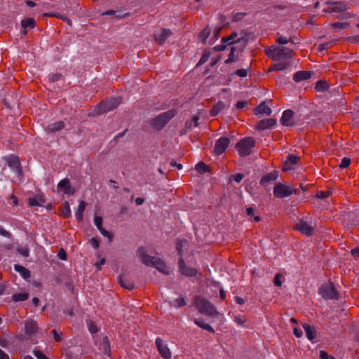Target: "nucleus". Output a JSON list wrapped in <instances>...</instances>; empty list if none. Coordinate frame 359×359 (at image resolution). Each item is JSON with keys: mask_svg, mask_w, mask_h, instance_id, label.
I'll use <instances>...</instances> for the list:
<instances>
[{"mask_svg": "<svg viewBox=\"0 0 359 359\" xmlns=\"http://www.w3.org/2000/svg\"><path fill=\"white\" fill-rule=\"evenodd\" d=\"M278 177V172L276 170H274L271 172L267 173L264 176L262 177L260 181V184L262 186H267L271 182L276 181Z\"/></svg>", "mask_w": 359, "mask_h": 359, "instance_id": "obj_17", "label": "nucleus"}, {"mask_svg": "<svg viewBox=\"0 0 359 359\" xmlns=\"http://www.w3.org/2000/svg\"><path fill=\"white\" fill-rule=\"evenodd\" d=\"M34 353L38 359H49L41 351H34Z\"/></svg>", "mask_w": 359, "mask_h": 359, "instance_id": "obj_57", "label": "nucleus"}, {"mask_svg": "<svg viewBox=\"0 0 359 359\" xmlns=\"http://www.w3.org/2000/svg\"><path fill=\"white\" fill-rule=\"evenodd\" d=\"M52 333L53 334V337L56 341H60L62 340L61 334L58 333L57 330H53Z\"/></svg>", "mask_w": 359, "mask_h": 359, "instance_id": "obj_60", "label": "nucleus"}, {"mask_svg": "<svg viewBox=\"0 0 359 359\" xmlns=\"http://www.w3.org/2000/svg\"><path fill=\"white\" fill-rule=\"evenodd\" d=\"M230 46V53H229L228 58L226 60V63H231L236 61L235 52L237 49L239 50V46L229 45Z\"/></svg>", "mask_w": 359, "mask_h": 359, "instance_id": "obj_33", "label": "nucleus"}, {"mask_svg": "<svg viewBox=\"0 0 359 359\" xmlns=\"http://www.w3.org/2000/svg\"><path fill=\"white\" fill-rule=\"evenodd\" d=\"M158 353L164 359H170L172 353L169 348L158 339Z\"/></svg>", "mask_w": 359, "mask_h": 359, "instance_id": "obj_20", "label": "nucleus"}, {"mask_svg": "<svg viewBox=\"0 0 359 359\" xmlns=\"http://www.w3.org/2000/svg\"><path fill=\"white\" fill-rule=\"evenodd\" d=\"M276 42L279 44H282V45H285L289 42H291L292 43H295V42L292 40V38L290 39H287V37H285V36H280L278 38H277L276 39Z\"/></svg>", "mask_w": 359, "mask_h": 359, "instance_id": "obj_42", "label": "nucleus"}, {"mask_svg": "<svg viewBox=\"0 0 359 359\" xmlns=\"http://www.w3.org/2000/svg\"><path fill=\"white\" fill-rule=\"evenodd\" d=\"M87 325L88 330L91 334H95L98 332V329L97 328V326L94 322L88 320L87 322Z\"/></svg>", "mask_w": 359, "mask_h": 359, "instance_id": "obj_41", "label": "nucleus"}, {"mask_svg": "<svg viewBox=\"0 0 359 359\" xmlns=\"http://www.w3.org/2000/svg\"><path fill=\"white\" fill-rule=\"evenodd\" d=\"M276 54L273 57V61H279L283 59L290 60L292 58V49L287 47H277Z\"/></svg>", "mask_w": 359, "mask_h": 359, "instance_id": "obj_10", "label": "nucleus"}, {"mask_svg": "<svg viewBox=\"0 0 359 359\" xmlns=\"http://www.w3.org/2000/svg\"><path fill=\"white\" fill-rule=\"evenodd\" d=\"M351 255L355 257H359V248H354V249H352L351 251Z\"/></svg>", "mask_w": 359, "mask_h": 359, "instance_id": "obj_64", "label": "nucleus"}, {"mask_svg": "<svg viewBox=\"0 0 359 359\" xmlns=\"http://www.w3.org/2000/svg\"><path fill=\"white\" fill-rule=\"evenodd\" d=\"M295 193V189L290 185L277 183L273 188V195L276 198L288 197Z\"/></svg>", "mask_w": 359, "mask_h": 359, "instance_id": "obj_7", "label": "nucleus"}, {"mask_svg": "<svg viewBox=\"0 0 359 359\" xmlns=\"http://www.w3.org/2000/svg\"><path fill=\"white\" fill-rule=\"evenodd\" d=\"M65 127V124L62 121H57L51 124H49L47 126V130L48 132H56L62 130Z\"/></svg>", "mask_w": 359, "mask_h": 359, "instance_id": "obj_31", "label": "nucleus"}, {"mask_svg": "<svg viewBox=\"0 0 359 359\" xmlns=\"http://www.w3.org/2000/svg\"><path fill=\"white\" fill-rule=\"evenodd\" d=\"M351 163V159L347 157H344L341 159V163L339 164L340 168H347Z\"/></svg>", "mask_w": 359, "mask_h": 359, "instance_id": "obj_47", "label": "nucleus"}, {"mask_svg": "<svg viewBox=\"0 0 359 359\" xmlns=\"http://www.w3.org/2000/svg\"><path fill=\"white\" fill-rule=\"evenodd\" d=\"M94 224L98 229L102 228V219L100 216H95Z\"/></svg>", "mask_w": 359, "mask_h": 359, "instance_id": "obj_50", "label": "nucleus"}, {"mask_svg": "<svg viewBox=\"0 0 359 359\" xmlns=\"http://www.w3.org/2000/svg\"><path fill=\"white\" fill-rule=\"evenodd\" d=\"M248 34L241 32L240 33L233 32L229 36L222 39L221 44L215 46L216 51H223L227 47V45L238 46L239 50H243L248 43Z\"/></svg>", "mask_w": 359, "mask_h": 359, "instance_id": "obj_2", "label": "nucleus"}, {"mask_svg": "<svg viewBox=\"0 0 359 359\" xmlns=\"http://www.w3.org/2000/svg\"><path fill=\"white\" fill-rule=\"evenodd\" d=\"M60 213L61 215L65 218H68L71 216V209L69 203L67 201L63 203L62 208H60Z\"/></svg>", "mask_w": 359, "mask_h": 359, "instance_id": "obj_35", "label": "nucleus"}, {"mask_svg": "<svg viewBox=\"0 0 359 359\" xmlns=\"http://www.w3.org/2000/svg\"><path fill=\"white\" fill-rule=\"evenodd\" d=\"M234 321L238 325H242L246 321V318L245 316L237 315L234 316Z\"/></svg>", "mask_w": 359, "mask_h": 359, "instance_id": "obj_45", "label": "nucleus"}, {"mask_svg": "<svg viewBox=\"0 0 359 359\" xmlns=\"http://www.w3.org/2000/svg\"><path fill=\"white\" fill-rule=\"evenodd\" d=\"M299 158L294 154H290L288 156L287 159L283 163V170L287 171L290 170L293 168V165L297 163Z\"/></svg>", "mask_w": 359, "mask_h": 359, "instance_id": "obj_18", "label": "nucleus"}, {"mask_svg": "<svg viewBox=\"0 0 359 359\" xmlns=\"http://www.w3.org/2000/svg\"><path fill=\"white\" fill-rule=\"evenodd\" d=\"M229 143H230V140H229V138H228L226 137H222L219 138L216 141L215 145L214 150H215V154L217 155H220L222 153H224V151L226 150V149L228 147Z\"/></svg>", "mask_w": 359, "mask_h": 359, "instance_id": "obj_13", "label": "nucleus"}, {"mask_svg": "<svg viewBox=\"0 0 359 359\" xmlns=\"http://www.w3.org/2000/svg\"><path fill=\"white\" fill-rule=\"evenodd\" d=\"M90 243L94 249H97L99 248V241L95 238H92Z\"/></svg>", "mask_w": 359, "mask_h": 359, "instance_id": "obj_61", "label": "nucleus"}, {"mask_svg": "<svg viewBox=\"0 0 359 359\" xmlns=\"http://www.w3.org/2000/svg\"><path fill=\"white\" fill-rule=\"evenodd\" d=\"M236 74L240 77H245V76H247L248 72L245 69H238L236 72Z\"/></svg>", "mask_w": 359, "mask_h": 359, "instance_id": "obj_58", "label": "nucleus"}, {"mask_svg": "<svg viewBox=\"0 0 359 359\" xmlns=\"http://www.w3.org/2000/svg\"><path fill=\"white\" fill-rule=\"evenodd\" d=\"M38 326L36 322L27 320L25 323V332L27 334H32L36 332Z\"/></svg>", "mask_w": 359, "mask_h": 359, "instance_id": "obj_27", "label": "nucleus"}, {"mask_svg": "<svg viewBox=\"0 0 359 359\" xmlns=\"http://www.w3.org/2000/svg\"><path fill=\"white\" fill-rule=\"evenodd\" d=\"M230 107V102L225 104L222 101H218L212 107L210 111V115L212 116H217L220 111L226 108H229Z\"/></svg>", "mask_w": 359, "mask_h": 359, "instance_id": "obj_21", "label": "nucleus"}, {"mask_svg": "<svg viewBox=\"0 0 359 359\" xmlns=\"http://www.w3.org/2000/svg\"><path fill=\"white\" fill-rule=\"evenodd\" d=\"M255 145V140L253 137H245L237 143L236 149L241 156H246L250 154Z\"/></svg>", "mask_w": 359, "mask_h": 359, "instance_id": "obj_4", "label": "nucleus"}, {"mask_svg": "<svg viewBox=\"0 0 359 359\" xmlns=\"http://www.w3.org/2000/svg\"><path fill=\"white\" fill-rule=\"evenodd\" d=\"M14 268H15V271L19 272L24 278H29V276H30L29 271L28 269H27L26 268H25L24 266L18 265V264H15Z\"/></svg>", "mask_w": 359, "mask_h": 359, "instance_id": "obj_36", "label": "nucleus"}, {"mask_svg": "<svg viewBox=\"0 0 359 359\" xmlns=\"http://www.w3.org/2000/svg\"><path fill=\"white\" fill-rule=\"evenodd\" d=\"M173 34L170 29L162 28L158 32V46L163 45Z\"/></svg>", "mask_w": 359, "mask_h": 359, "instance_id": "obj_19", "label": "nucleus"}, {"mask_svg": "<svg viewBox=\"0 0 359 359\" xmlns=\"http://www.w3.org/2000/svg\"><path fill=\"white\" fill-rule=\"evenodd\" d=\"M312 73L308 71H299L294 74L293 79L296 82L308 80L311 77Z\"/></svg>", "mask_w": 359, "mask_h": 359, "instance_id": "obj_23", "label": "nucleus"}, {"mask_svg": "<svg viewBox=\"0 0 359 359\" xmlns=\"http://www.w3.org/2000/svg\"><path fill=\"white\" fill-rule=\"evenodd\" d=\"M276 123V118L262 119L257 123L255 128L259 130H264L273 128Z\"/></svg>", "mask_w": 359, "mask_h": 359, "instance_id": "obj_15", "label": "nucleus"}, {"mask_svg": "<svg viewBox=\"0 0 359 359\" xmlns=\"http://www.w3.org/2000/svg\"><path fill=\"white\" fill-rule=\"evenodd\" d=\"M57 188L65 194H73L74 188L71 186L69 179L65 178L62 180L57 184Z\"/></svg>", "mask_w": 359, "mask_h": 359, "instance_id": "obj_16", "label": "nucleus"}, {"mask_svg": "<svg viewBox=\"0 0 359 359\" xmlns=\"http://www.w3.org/2000/svg\"><path fill=\"white\" fill-rule=\"evenodd\" d=\"M12 297L15 302L25 301L28 298V294L26 292L16 293Z\"/></svg>", "mask_w": 359, "mask_h": 359, "instance_id": "obj_39", "label": "nucleus"}, {"mask_svg": "<svg viewBox=\"0 0 359 359\" xmlns=\"http://www.w3.org/2000/svg\"><path fill=\"white\" fill-rule=\"evenodd\" d=\"M295 229L306 236H311L314 233L313 227L309 223L303 220L297 223Z\"/></svg>", "mask_w": 359, "mask_h": 359, "instance_id": "obj_14", "label": "nucleus"}, {"mask_svg": "<svg viewBox=\"0 0 359 359\" xmlns=\"http://www.w3.org/2000/svg\"><path fill=\"white\" fill-rule=\"evenodd\" d=\"M194 322L199 327H201L205 330H207L210 332H212V333L215 332V330L213 329V327L211 325L205 323L203 318H196L194 320Z\"/></svg>", "mask_w": 359, "mask_h": 359, "instance_id": "obj_26", "label": "nucleus"}, {"mask_svg": "<svg viewBox=\"0 0 359 359\" xmlns=\"http://www.w3.org/2000/svg\"><path fill=\"white\" fill-rule=\"evenodd\" d=\"M319 294L325 299H336L339 293L332 282L325 283L319 289Z\"/></svg>", "mask_w": 359, "mask_h": 359, "instance_id": "obj_6", "label": "nucleus"}, {"mask_svg": "<svg viewBox=\"0 0 359 359\" xmlns=\"http://www.w3.org/2000/svg\"><path fill=\"white\" fill-rule=\"evenodd\" d=\"M149 251L146 248L141 247L138 248L137 254L142 262L148 266L156 267V259L155 257H151L148 254Z\"/></svg>", "mask_w": 359, "mask_h": 359, "instance_id": "obj_8", "label": "nucleus"}, {"mask_svg": "<svg viewBox=\"0 0 359 359\" xmlns=\"http://www.w3.org/2000/svg\"><path fill=\"white\" fill-rule=\"evenodd\" d=\"M18 252L25 257L29 256V249L27 248H20L18 250Z\"/></svg>", "mask_w": 359, "mask_h": 359, "instance_id": "obj_62", "label": "nucleus"}, {"mask_svg": "<svg viewBox=\"0 0 359 359\" xmlns=\"http://www.w3.org/2000/svg\"><path fill=\"white\" fill-rule=\"evenodd\" d=\"M58 257L62 260L67 259V253L63 249H60L58 252Z\"/></svg>", "mask_w": 359, "mask_h": 359, "instance_id": "obj_59", "label": "nucleus"}, {"mask_svg": "<svg viewBox=\"0 0 359 359\" xmlns=\"http://www.w3.org/2000/svg\"><path fill=\"white\" fill-rule=\"evenodd\" d=\"M280 122L285 126H293L295 125L294 113L290 109L283 111Z\"/></svg>", "mask_w": 359, "mask_h": 359, "instance_id": "obj_11", "label": "nucleus"}, {"mask_svg": "<svg viewBox=\"0 0 359 359\" xmlns=\"http://www.w3.org/2000/svg\"><path fill=\"white\" fill-rule=\"evenodd\" d=\"M9 166L15 170L16 172L20 175L22 174L20 168V163L17 156H11L8 159Z\"/></svg>", "mask_w": 359, "mask_h": 359, "instance_id": "obj_24", "label": "nucleus"}, {"mask_svg": "<svg viewBox=\"0 0 359 359\" xmlns=\"http://www.w3.org/2000/svg\"><path fill=\"white\" fill-rule=\"evenodd\" d=\"M303 327L305 331L306 337L311 341L313 340L315 337L316 333L314 327L309 324H304Z\"/></svg>", "mask_w": 359, "mask_h": 359, "instance_id": "obj_28", "label": "nucleus"}, {"mask_svg": "<svg viewBox=\"0 0 359 359\" xmlns=\"http://www.w3.org/2000/svg\"><path fill=\"white\" fill-rule=\"evenodd\" d=\"M119 283L123 287L127 290H132L133 288V284L123 276L119 277Z\"/></svg>", "mask_w": 359, "mask_h": 359, "instance_id": "obj_37", "label": "nucleus"}, {"mask_svg": "<svg viewBox=\"0 0 359 359\" xmlns=\"http://www.w3.org/2000/svg\"><path fill=\"white\" fill-rule=\"evenodd\" d=\"M86 208V203L81 201L78 206L77 211L75 212V217L79 221L83 220V212Z\"/></svg>", "mask_w": 359, "mask_h": 359, "instance_id": "obj_32", "label": "nucleus"}, {"mask_svg": "<svg viewBox=\"0 0 359 359\" xmlns=\"http://www.w3.org/2000/svg\"><path fill=\"white\" fill-rule=\"evenodd\" d=\"M255 113L258 116H269L272 113L271 109L268 107L266 102H262L256 109Z\"/></svg>", "mask_w": 359, "mask_h": 359, "instance_id": "obj_22", "label": "nucleus"}, {"mask_svg": "<svg viewBox=\"0 0 359 359\" xmlns=\"http://www.w3.org/2000/svg\"><path fill=\"white\" fill-rule=\"evenodd\" d=\"M290 62H279L273 65L269 71L280 72L283 71L290 67Z\"/></svg>", "mask_w": 359, "mask_h": 359, "instance_id": "obj_25", "label": "nucleus"}, {"mask_svg": "<svg viewBox=\"0 0 359 359\" xmlns=\"http://www.w3.org/2000/svg\"><path fill=\"white\" fill-rule=\"evenodd\" d=\"M99 231H100V233H101L104 236L109 238V239L110 241H111V239H112V235H111V233L110 232H109V231H107V230H105L104 229H103V227H102V228H101V229H99Z\"/></svg>", "mask_w": 359, "mask_h": 359, "instance_id": "obj_56", "label": "nucleus"}, {"mask_svg": "<svg viewBox=\"0 0 359 359\" xmlns=\"http://www.w3.org/2000/svg\"><path fill=\"white\" fill-rule=\"evenodd\" d=\"M332 27L337 29H345L348 26V24L344 22H334L332 25Z\"/></svg>", "mask_w": 359, "mask_h": 359, "instance_id": "obj_54", "label": "nucleus"}, {"mask_svg": "<svg viewBox=\"0 0 359 359\" xmlns=\"http://www.w3.org/2000/svg\"><path fill=\"white\" fill-rule=\"evenodd\" d=\"M246 213L248 216L253 217L254 220L257 222H259L261 219L259 216L254 215V209L252 207H248L246 208Z\"/></svg>", "mask_w": 359, "mask_h": 359, "instance_id": "obj_44", "label": "nucleus"}, {"mask_svg": "<svg viewBox=\"0 0 359 359\" xmlns=\"http://www.w3.org/2000/svg\"><path fill=\"white\" fill-rule=\"evenodd\" d=\"M320 359H336L334 356L329 355L325 351H320Z\"/></svg>", "mask_w": 359, "mask_h": 359, "instance_id": "obj_52", "label": "nucleus"}, {"mask_svg": "<svg viewBox=\"0 0 359 359\" xmlns=\"http://www.w3.org/2000/svg\"><path fill=\"white\" fill-rule=\"evenodd\" d=\"M210 31L208 28L205 29L203 32H201L199 34V37L203 39V42L206 40L209 35Z\"/></svg>", "mask_w": 359, "mask_h": 359, "instance_id": "obj_55", "label": "nucleus"}, {"mask_svg": "<svg viewBox=\"0 0 359 359\" xmlns=\"http://www.w3.org/2000/svg\"><path fill=\"white\" fill-rule=\"evenodd\" d=\"M45 203L44 199L41 196H36L34 198H29V206H43Z\"/></svg>", "mask_w": 359, "mask_h": 359, "instance_id": "obj_29", "label": "nucleus"}, {"mask_svg": "<svg viewBox=\"0 0 359 359\" xmlns=\"http://www.w3.org/2000/svg\"><path fill=\"white\" fill-rule=\"evenodd\" d=\"M188 245V243L186 240L179 241L177 243V250L180 255V258L179 259V271L183 276L187 277H194L198 273L197 269L194 266V263L192 262L194 259L192 255L189 256L190 257V260L188 259V257L185 259L184 254L183 252V248H187Z\"/></svg>", "mask_w": 359, "mask_h": 359, "instance_id": "obj_1", "label": "nucleus"}, {"mask_svg": "<svg viewBox=\"0 0 359 359\" xmlns=\"http://www.w3.org/2000/svg\"><path fill=\"white\" fill-rule=\"evenodd\" d=\"M194 305L198 311L202 315L208 316L211 318H215L219 313L215 306L206 299L196 296L194 299Z\"/></svg>", "mask_w": 359, "mask_h": 359, "instance_id": "obj_3", "label": "nucleus"}, {"mask_svg": "<svg viewBox=\"0 0 359 359\" xmlns=\"http://www.w3.org/2000/svg\"><path fill=\"white\" fill-rule=\"evenodd\" d=\"M281 278H282L281 274H280V273L276 274L274 280H273L275 285L278 286V287L282 285Z\"/></svg>", "mask_w": 359, "mask_h": 359, "instance_id": "obj_53", "label": "nucleus"}, {"mask_svg": "<svg viewBox=\"0 0 359 359\" xmlns=\"http://www.w3.org/2000/svg\"><path fill=\"white\" fill-rule=\"evenodd\" d=\"M196 170L199 173H205L208 171V166L203 162H199L196 165Z\"/></svg>", "mask_w": 359, "mask_h": 359, "instance_id": "obj_40", "label": "nucleus"}, {"mask_svg": "<svg viewBox=\"0 0 359 359\" xmlns=\"http://www.w3.org/2000/svg\"><path fill=\"white\" fill-rule=\"evenodd\" d=\"M177 114L175 109H170L158 114V130L165 126Z\"/></svg>", "mask_w": 359, "mask_h": 359, "instance_id": "obj_9", "label": "nucleus"}, {"mask_svg": "<svg viewBox=\"0 0 359 359\" xmlns=\"http://www.w3.org/2000/svg\"><path fill=\"white\" fill-rule=\"evenodd\" d=\"M330 195V191H320L316 194V197L318 198L324 199V198L329 197Z\"/></svg>", "mask_w": 359, "mask_h": 359, "instance_id": "obj_51", "label": "nucleus"}, {"mask_svg": "<svg viewBox=\"0 0 359 359\" xmlns=\"http://www.w3.org/2000/svg\"><path fill=\"white\" fill-rule=\"evenodd\" d=\"M199 119L198 116H194L190 122H187L186 125L189 128H191L192 126L196 127L198 126V121Z\"/></svg>", "mask_w": 359, "mask_h": 359, "instance_id": "obj_49", "label": "nucleus"}, {"mask_svg": "<svg viewBox=\"0 0 359 359\" xmlns=\"http://www.w3.org/2000/svg\"><path fill=\"white\" fill-rule=\"evenodd\" d=\"M21 25L24 28L23 34H27L26 28H34L35 26V20L33 18H26L21 22Z\"/></svg>", "mask_w": 359, "mask_h": 359, "instance_id": "obj_30", "label": "nucleus"}, {"mask_svg": "<svg viewBox=\"0 0 359 359\" xmlns=\"http://www.w3.org/2000/svg\"><path fill=\"white\" fill-rule=\"evenodd\" d=\"M328 85L325 81H318L316 84V90L318 92H322L327 89Z\"/></svg>", "mask_w": 359, "mask_h": 359, "instance_id": "obj_38", "label": "nucleus"}, {"mask_svg": "<svg viewBox=\"0 0 359 359\" xmlns=\"http://www.w3.org/2000/svg\"><path fill=\"white\" fill-rule=\"evenodd\" d=\"M233 180L236 182H240L244 177L243 175L241 173L236 174L233 176Z\"/></svg>", "mask_w": 359, "mask_h": 359, "instance_id": "obj_63", "label": "nucleus"}, {"mask_svg": "<svg viewBox=\"0 0 359 359\" xmlns=\"http://www.w3.org/2000/svg\"><path fill=\"white\" fill-rule=\"evenodd\" d=\"M170 267L167 266L163 260L158 259V272H161L165 275H168L170 274Z\"/></svg>", "mask_w": 359, "mask_h": 359, "instance_id": "obj_34", "label": "nucleus"}, {"mask_svg": "<svg viewBox=\"0 0 359 359\" xmlns=\"http://www.w3.org/2000/svg\"><path fill=\"white\" fill-rule=\"evenodd\" d=\"M245 15V13H232V20L234 22H237L243 18Z\"/></svg>", "mask_w": 359, "mask_h": 359, "instance_id": "obj_48", "label": "nucleus"}, {"mask_svg": "<svg viewBox=\"0 0 359 359\" xmlns=\"http://www.w3.org/2000/svg\"><path fill=\"white\" fill-rule=\"evenodd\" d=\"M186 301L183 297H179L174 301L173 306L177 308L184 306L186 305Z\"/></svg>", "mask_w": 359, "mask_h": 359, "instance_id": "obj_43", "label": "nucleus"}, {"mask_svg": "<svg viewBox=\"0 0 359 359\" xmlns=\"http://www.w3.org/2000/svg\"><path fill=\"white\" fill-rule=\"evenodd\" d=\"M347 10L345 4L339 1L330 2L327 7L323 10L326 13H341Z\"/></svg>", "mask_w": 359, "mask_h": 359, "instance_id": "obj_12", "label": "nucleus"}, {"mask_svg": "<svg viewBox=\"0 0 359 359\" xmlns=\"http://www.w3.org/2000/svg\"><path fill=\"white\" fill-rule=\"evenodd\" d=\"M121 100L120 98H110L107 99L105 102H102L97 104L96 107L95 114H101L108 112L116 108Z\"/></svg>", "mask_w": 359, "mask_h": 359, "instance_id": "obj_5", "label": "nucleus"}, {"mask_svg": "<svg viewBox=\"0 0 359 359\" xmlns=\"http://www.w3.org/2000/svg\"><path fill=\"white\" fill-rule=\"evenodd\" d=\"M277 50V47L271 46L269 48L265 50V53L268 57H271L273 60V57L276 54V51Z\"/></svg>", "mask_w": 359, "mask_h": 359, "instance_id": "obj_46", "label": "nucleus"}]
</instances>
